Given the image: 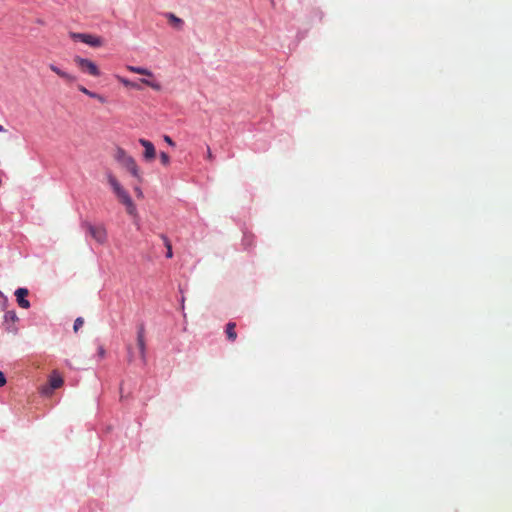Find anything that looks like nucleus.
<instances>
[{
	"instance_id": "1",
	"label": "nucleus",
	"mask_w": 512,
	"mask_h": 512,
	"mask_svg": "<svg viewBox=\"0 0 512 512\" xmlns=\"http://www.w3.org/2000/svg\"><path fill=\"white\" fill-rule=\"evenodd\" d=\"M107 181L118 200L125 206L126 213L132 217H138L136 204L119 180L112 174H109L107 175Z\"/></svg>"
},
{
	"instance_id": "2",
	"label": "nucleus",
	"mask_w": 512,
	"mask_h": 512,
	"mask_svg": "<svg viewBox=\"0 0 512 512\" xmlns=\"http://www.w3.org/2000/svg\"><path fill=\"white\" fill-rule=\"evenodd\" d=\"M115 159L119 163H121V165L125 167L126 170L130 172L132 176L137 178L139 181H142L141 171L135 159L129 156L122 147H117Z\"/></svg>"
},
{
	"instance_id": "3",
	"label": "nucleus",
	"mask_w": 512,
	"mask_h": 512,
	"mask_svg": "<svg viewBox=\"0 0 512 512\" xmlns=\"http://www.w3.org/2000/svg\"><path fill=\"white\" fill-rule=\"evenodd\" d=\"M82 226L92 236V238L100 244H105L107 241V231L103 224L94 225L90 222H83Z\"/></svg>"
},
{
	"instance_id": "4",
	"label": "nucleus",
	"mask_w": 512,
	"mask_h": 512,
	"mask_svg": "<svg viewBox=\"0 0 512 512\" xmlns=\"http://www.w3.org/2000/svg\"><path fill=\"white\" fill-rule=\"evenodd\" d=\"M73 62L78 66V68L83 73H87L88 75L93 76V77L101 76L99 67L93 61H91L87 58H82L80 56H76L73 58Z\"/></svg>"
},
{
	"instance_id": "5",
	"label": "nucleus",
	"mask_w": 512,
	"mask_h": 512,
	"mask_svg": "<svg viewBox=\"0 0 512 512\" xmlns=\"http://www.w3.org/2000/svg\"><path fill=\"white\" fill-rule=\"evenodd\" d=\"M64 384V379L57 372H52L49 376V387H44L42 392L44 394L51 393L52 390L60 388Z\"/></svg>"
},
{
	"instance_id": "6",
	"label": "nucleus",
	"mask_w": 512,
	"mask_h": 512,
	"mask_svg": "<svg viewBox=\"0 0 512 512\" xmlns=\"http://www.w3.org/2000/svg\"><path fill=\"white\" fill-rule=\"evenodd\" d=\"M14 294L20 308L29 309L31 307L30 301L27 299V296L29 295L28 289L18 288Z\"/></svg>"
},
{
	"instance_id": "7",
	"label": "nucleus",
	"mask_w": 512,
	"mask_h": 512,
	"mask_svg": "<svg viewBox=\"0 0 512 512\" xmlns=\"http://www.w3.org/2000/svg\"><path fill=\"white\" fill-rule=\"evenodd\" d=\"M48 68L51 71H53L54 73H56L57 76L62 78L67 84H72V83L76 82V80H77V78L75 76L69 74V72H65V70L61 69L60 67H58L55 64H52V63L49 64Z\"/></svg>"
},
{
	"instance_id": "8",
	"label": "nucleus",
	"mask_w": 512,
	"mask_h": 512,
	"mask_svg": "<svg viewBox=\"0 0 512 512\" xmlns=\"http://www.w3.org/2000/svg\"><path fill=\"white\" fill-rule=\"evenodd\" d=\"M139 142L144 147V159L148 161L154 160L156 157V148L154 144L146 139H140Z\"/></svg>"
},
{
	"instance_id": "9",
	"label": "nucleus",
	"mask_w": 512,
	"mask_h": 512,
	"mask_svg": "<svg viewBox=\"0 0 512 512\" xmlns=\"http://www.w3.org/2000/svg\"><path fill=\"white\" fill-rule=\"evenodd\" d=\"M137 342L140 351V358L142 363H146V345H145V330L143 326L139 327L137 334Z\"/></svg>"
},
{
	"instance_id": "10",
	"label": "nucleus",
	"mask_w": 512,
	"mask_h": 512,
	"mask_svg": "<svg viewBox=\"0 0 512 512\" xmlns=\"http://www.w3.org/2000/svg\"><path fill=\"white\" fill-rule=\"evenodd\" d=\"M18 320V317L14 311H7L4 314V323L6 325V330L10 333H15L17 331L15 327V322Z\"/></svg>"
},
{
	"instance_id": "11",
	"label": "nucleus",
	"mask_w": 512,
	"mask_h": 512,
	"mask_svg": "<svg viewBox=\"0 0 512 512\" xmlns=\"http://www.w3.org/2000/svg\"><path fill=\"white\" fill-rule=\"evenodd\" d=\"M127 70H129L131 73H138L139 75L145 76L147 78H153V72L147 68L140 67V66H132L127 65Z\"/></svg>"
},
{
	"instance_id": "12",
	"label": "nucleus",
	"mask_w": 512,
	"mask_h": 512,
	"mask_svg": "<svg viewBox=\"0 0 512 512\" xmlns=\"http://www.w3.org/2000/svg\"><path fill=\"white\" fill-rule=\"evenodd\" d=\"M92 47H100L103 45V40L99 37L93 36V34H84V42Z\"/></svg>"
},
{
	"instance_id": "13",
	"label": "nucleus",
	"mask_w": 512,
	"mask_h": 512,
	"mask_svg": "<svg viewBox=\"0 0 512 512\" xmlns=\"http://www.w3.org/2000/svg\"><path fill=\"white\" fill-rule=\"evenodd\" d=\"M166 18L170 25L175 27L176 29H182L184 25V21L176 16V14H172V12H168L166 14Z\"/></svg>"
},
{
	"instance_id": "14",
	"label": "nucleus",
	"mask_w": 512,
	"mask_h": 512,
	"mask_svg": "<svg viewBox=\"0 0 512 512\" xmlns=\"http://www.w3.org/2000/svg\"><path fill=\"white\" fill-rule=\"evenodd\" d=\"M235 328H236L235 322L230 321L227 323L225 333L227 335V338L230 341H235L237 338V333L235 331Z\"/></svg>"
},
{
	"instance_id": "15",
	"label": "nucleus",
	"mask_w": 512,
	"mask_h": 512,
	"mask_svg": "<svg viewBox=\"0 0 512 512\" xmlns=\"http://www.w3.org/2000/svg\"><path fill=\"white\" fill-rule=\"evenodd\" d=\"M140 82L142 84H144V85H147V86L153 88L154 90H160L161 89V85L157 81L143 78V79H140Z\"/></svg>"
},
{
	"instance_id": "16",
	"label": "nucleus",
	"mask_w": 512,
	"mask_h": 512,
	"mask_svg": "<svg viewBox=\"0 0 512 512\" xmlns=\"http://www.w3.org/2000/svg\"><path fill=\"white\" fill-rule=\"evenodd\" d=\"M161 239L163 240L164 245L166 246V249H167L166 257L172 258L173 251H172V244H171L170 240L165 235H161Z\"/></svg>"
},
{
	"instance_id": "17",
	"label": "nucleus",
	"mask_w": 512,
	"mask_h": 512,
	"mask_svg": "<svg viewBox=\"0 0 512 512\" xmlns=\"http://www.w3.org/2000/svg\"><path fill=\"white\" fill-rule=\"evenodd\" d=\"M117 80L119 82H121L124 86H127V87H132V88H136V89H140V86L137 84V83H134V82H131L129 81L128 79H125L121 76H116Z\"/></svg>"
},
{
	"instance_id": "18",
	"label": "nucleus",
	"mask_w": 512,
	"mask_h": 512,
	"mask_svg": "<svg viewBox=\"0 0 512 512\" xmlns=\"http://www.w3.org/2000/svg\"><path fill=\"white\" fill-rule=\"evenodd\" d=\"M69 37L74 41L84 42L85 34H80V32H70Z\"/></svg>"
},
{
	"instance_id": "19",
	"label": "nucleus",
	"mask_w": 512,
	"mask_h": 512,
	"mask_svg": "<svg viewBox=\"0 0 512 512\" xmlns=\"http://www.w3.org/2000/svg\"><path fill=\"white\" fill-rule=\"evenodd\" d=\"M84 325V319L82 317H78L74 321L73 330L77 332Z\"/></svg>"
},
{
	"instance_id": "20",
	"label": "nucleus",
	"mask_w": 512,
	"mask_h": 512,
	"mask_svg": "<svg viewBox=\"0 0 512 512\" xmlns=\"http://www.w3.org/2000/svg\"><path fill=\"white\" fill-rule=\"evenodd\" d=\"M160 161L163 165H168L170 163V157L167 153L161 152L159 154Z\"/></svg>"
},
{
	"instance_id": "21",
	"label": "nucleus",
	"mask_w": 512,
	"mask_h": 512,
	"mask_svg": "<svg viewBox=\"0 0 512 512\" xmlns=\"http://www.w3.org/2000/svg\"><path fill=\"white\" fill-rule=\"evenodd\" d=\"M78 89H79L80 91H82V92L84 93V95H86V96H88V97L92 98V96H93V93H94V92H91V90L87 89V87H85V86H83V85H79V86H78Z\"/></svg>"
},
{
	"instance_id": "22",
	"label": "nucleus",
	"mask_w": 512,
	"mask_h": 512,
	"mask_svg": "<svg viewBox=\"0 0 512 512\" xmlns=\"http://www.w3.org/2000/svg\"><path fill=\"white\" fill-rule=\"evenodd\" d=\"M78 89H79L80 91H82V92L84 93V95H86V96H88V97L92 98V96H93V93H94V92H91V90L87 89V87H85V86H83V85H79V86H78Z\"/></svg>"
},
{
	"instance_id": "23",
	"label": "nucleus",
	"mask_w": 512,
	"mask_h": 512,
	"mask_svg": "<svg viewBox=\"0 0 512 512\" xmlns=\"http://www.w3.org/2000/svg\"><path fill=\"white\" fill-rule=\"evenodd\" d=\"M93 99H96L98 100L99 102H101L102 104L106 103L107 100L105 98V96L103 95H100V94H97V92H93V96H92Z\"/></svg>"
},
{
	"instance_id": "24",
	"label": "nucleus",
	"mask_w": 512,
	"mask_h": 512,
	"mask_svg": "<svg viewBox=\"0 0 512 512\" xmlns=\"http://www.w3.org/2000/svg\"><path fill=\"white\" fill-rule=\"evenodd\" d=\"M6 300V297L0 292V311L4 309Z\"/></svg>"
},
{
	"instance_id": "25",
	"label": "nucleus",
	"mask_w": 512,
	"mask_h": 512,
	"mask_svg": "<svg viewBox=\"0 0 512 512\" xmlns=\"http://www.w3.org/2000/svg\"><path fill=\"white\" fill-rule=\"evenodd\" d=\"M7 383L6 377L3 372L0 371V387L5 386Z\"/></svg>"
},
{
	"instance_id": "26",
	"label": "nucleus",
	"mask_w": 512,
	"mask_h": 512,
	"mask_svg": "<svg viewBox=\"0 0 512 512\" xmlns=\"http://www.w3.org/2000/svg\"><path fill=\"white\" fill-rule=\"evenodd\" d=\"M134 191H135V193H136L137 197H139V198H143V193H142V191H141L140 186H135V187H134Z\"/></svg>"
},
{
	"instance_id": "27",
	"label": "nucleus",
	"mask_w": 512,
	"mask_h": 512,
	"mask_svg": "<svg viewBox=\"0 0 512 512\" xmlns=\"http://www.w3.org/2000/svg\"><path fill=\"white\" fill-rule=\"evenodd\" d=\"M164 141L167 142L171 146L175 145V142L169 136H164Z\"/></svg>"
},
{
	"instance_id": "28",
	"label": "nucleus",
	"mask_w": 512,
	"mask_h": 512,
	"mask_svg": "<svg viewBox=\"0 0 512 512\" xmlns=\"http://www.w3.org/2000/svg\"><path fill=\"white\" fill-rule=\"evenodd\" d=\"M207 159L213 160V154H212V150L210 147H208V149H207Z\"/></svg>"
},
{
	"instance_id": "29",
	"label": "nucleus",
	"mask_w": 512,
	"mask_h": 512,
	"mask_svg": "<svg viewBox=\"0 0 512 512\" xmlns=\"http://www.w3.org/2000/svg\"><path fill=\"white\" fill-rule=\"evenodd\" d=\"M99 354H100V356L105 355V349L103 347H99Z\"/></svg>"
},
{
	"instance_id": "30",
	"label": "nucleus",
	"mask_w": 512,
	"mask_h": 512,
	"mask_svg": "<svg viewBox=\"0 0 512 512\" xmlns=\"http://www.w3.org/2000/svg\"><path fill=\"white\" fill-rule=\"evenodd\" d=\"M0 131H6V128L0 124Z\"/></svg>"
}]
</instances>
